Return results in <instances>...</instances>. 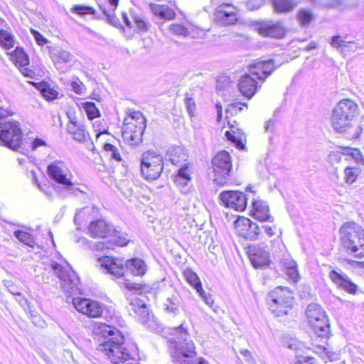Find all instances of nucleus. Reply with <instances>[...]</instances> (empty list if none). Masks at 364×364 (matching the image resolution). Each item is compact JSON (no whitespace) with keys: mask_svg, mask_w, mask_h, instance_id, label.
Wrapping results in <instances>:
<instances>
[{"mask_svg":"<svg viewBox=\"0 0 364 364\" xmlns=\"http://www.w3.org/2000/svg\"><path fill=\"white\" fill-rule=\"evenodd\" d=\"M213 15L215 22L225 26L235 24L238 18L236 9L230 4L220 5Z\"/></svg>","mask_w":364,"mask_h":364,"instance_id":"nucleus-16","label":"nucleus"},{"mask_svg":"<svg viewBox=\"0 0 364 364\" xmlns=\"http://www.w3.org/2000/svg\"><path fill=\"white\" fill-rule=\"evenodd\" d=\"M132 18L137 28L141 31H146L148 29L147 23L143 19V18L136 15H133Z\"/></svg>","mask_w":364,"mask_h":364,"instance_id":"nucleus-54","label":"nucleus"},{"mask_svg":"<svg viewBox=\"0 0 364 364\" xmlns=\"http://www.w3.org/2000/svg\"><path fill=\"white\" fill-rule=\"evenodd\" d=\"M359 107L350 99L340 100L332 110L331 124L334 131L347 139L357 141L364 132V124L356 121Z\"/></svg>","mask_w":364,"mask_h":364,"instance_id":"nucleus-1","label":"nucleus"},{"mask_svg":"<svg viewBox=\"0 0 364 364\" xmlns=\"http://www.w3.org/2000/svg\"><path fill=\"white\" fill-rule=\"evenodd\" d=\"M180 166L176 176L181 177L186 181H191L193 167L189 163H185Z\"/></svg>","mask_w":364,"mask_h":364,"instance_id":"nucleus-44","label":"nucleus"},{"mask_svg":"<svg viewBox=\"0 0 364 364\" xmlns=\"http://www.w3.org/2000/svg\"><path fill=\"white\" fill-rule=\"evenodd\" d=\"M169 31L176 36L187 38L192 36L193 28L181 23H174L169 26Z\"/></svg>","mask_w":364,"mask_h":364,"instance_id":"nucleus-28","label":"nucleus"},{"mask_svg":"<svg viewBox=\"0 0 364 364\" xmlns=\"http://www.w3.org/2000/svg\"><path fill=\"white\" fill-rule=\"evenodd\" d=\"M172 335L176 336L171 343L170 353L174 361L181 362L185 358H193L196 353V348L193 342L188 340L187 329L183 324L172 329Z\"/></svg>","mask_w":364,"mask_h":364,"instance_id":"nucleus-5","label":"nucleus"},{"mask_svg":"<svg viewBox=\"0 0 364 364\" xmlns=\"http://www.w3.org/2000/svg\"><path fill=\"white\" fill-rule=\"evenodd\" d=\"M343 247L350 255L364 257V229L354 222H347L340 228Z\"/></svg>","mask_w":364,"mask_h":364,"instance_id":"nucleus-4","label":"nucleus"},{"mask_svg":"<svg viewBox=\"0 0 364 364\" xmlns=\"http://www.w3.org/2000/svg\"><path fill=\"white\" fill-rule=\"evenodd\" d=\"M119 0H107L109 5L105 6V5H100L101 11L108 18H111L119 5Z\"/></svg>","mask_w":364,"mask_h":364,"instance_id":"nucleus-45","label":"nucleus"},{"mask_svg":"<svg viewBox=\"0 0 364 364\" xmlns=\"http://www.w3.org/2000/svg\"><path fill=\"white\" fill-rule=\"evenodd\" d=\"M149 6L152 13L161 19L171 20L176 16L174 11L166 5L150 4Z\"/></svg>","mask_w":364,"mask_h":364,"instance_id":"nucleus-26","label":"nucleus"},{"mask_svg":"<svg viewBox=\"0 0 364 364\" xmlns=\"http://www.w3.org/2000/svg\"><path fill=\"white\" fill-rule=\"evenodd\" d=\"M250 228L247 230V235H244L243 237L250 240H256L260 235V228L259 225L253 222H251Z\"/></svg>","mask_w":364,"mask_h":364,"instance_id":"nucleus-46","label":"nucleus"},{"mask_svg":"<svg viewBox=\"0 0 364 364\" xmlns=\"http://www.w3.org/2000/svg\"><path fill=\"white\" fill-rule=\"evenodd\" d=\"M137 115L139 117L136 119H134V117H133L131 122H129L122 130L124 140L130 145L141 142L142 135L146 127L144 117L140 113H137Z\"/></svg>","mask_w":364,"mask_h":364,"instance_id":"nucleus-12","label":"nucleus"},{"mask_svg":"<svg viewBox=\"0 0 364 364\" xmlns=\"http://www.w3.org/2000/svg\"><path fill=\"white\" fill-rule=\"evenodd\" d=\"M296 17L302 26L307 27L314 18V15L311 10L300 9L297 12Z\"/></svg>","mask_w":364,"mask_h":364,"instance_id":"nucleus-37","label":"nucleus"},{"mask_svg":"<svg viewBox=\"0 0 364 364\" xmlns=\"http://www.w3.org/2000/svg\"><path fill=\"white\" fill-rule=\"evenodd\" d=\"M361 173V169L358 166H347L343 171V181L347 184L353 183Z\"/></svg>","mask_w":364,"mask_h":364,"instance_id":"nucleus-34","label":"nucleus"},{"mask_svg":"<svg viewBox=\"0 0 364 364\" xmlns=\"http://www.w3.org/2000/svg\"><path fill=\"white\" fill-rule=\"evenodd\" d=\"M215 181L219 183H225L232 169V162L228 151L223 150L218 152L212 159Z\"/></svg>","mask_w":364,"mask_h":364,"instance_id":"nucleus-13","label":"nucleus"},{"mask_svg":"<svg viewBox=\"0 0 364 364\" xmlns=\"http://www.w3.org/2000/svg\"><path fill=\"white\" fill-rule=\"evenodd\" d=\"M351 155L358 163H361L362 164H364V159L361 155L360 152L358 149H355L354 152L352 153Z\"/></svg>","mask_w":364,"mask_h":364,"instance_id":"nucleus-64","label":"nucleus"},{"mask_svg":"<svg viewBox=\"0 0 364 364\" xmlns=\"http://www.w3.org/2000/svg\"><path fill=\"white\" fill-rule=\"evenodd\" d=\"M124 286L127 289L133 291L134 292L140 291L143 287L142 285L140 284L131 283L128 282H124Z\"/></svg>","mask_w":364,"mask_h":364,"instance_id":"nucleus-58","label":"nucleus"},{"mask_svg":"<svg viewBox=\"0 0 364 364\" xmlns=\"http://www.w3.org/2000/svg\"><path fill=\"white\" fill-rule=\"evenodd\" d=\"M164 169L163 158L154 151H147L141 159V172L146 180L153 181L159 177Z\"/></svg>","mask_w":364,"mask_h":364,"instance_id":"nucleus-10","label":"nucleus"},{"mask_svg":"<svg viewBox=\"0 0 364 364\" xmlns=\"http://www.w3.org/2000/svg\"><path fill=\"white\" fill-rule=\"evenodd\" d=\"M251 222L252 221L247 218H238L234 223L237 233L243 237L244 235H247V230L250 228Z\"/></svg>","mask_w":364,"mask_h":364,"instance_id":"nucleus-36","label":"nucleus"},{"mask_svg":"<svg viewBox=\"0 0 364 364\" xmlns=\"http://www.w3.org/2000/svg\"><path fill=\"white\" fill-rule=\"evenodd\" d=\"M301 346H302L301 343L298 342L296 340H291L288 343V348H290V349L295 350H296V354H299L298 353V350L301 348Z\"/></svg>","mask_w":364,"mask_h":364,"instance_id":"nucleus-63","label":"nucleus"},{"mask_svg":"<svg viewBox=\"0 0 364 364\" xmlns=\"http://www.w3.org/2000/svg\"><path fill=\"white\" fill-rule=\"evenodd\" d=\"M287 274L289 276V279H291L294 282H297L299 279V275L297 269V266H294V267L289 268L285 270Z\"/></svg>","mask_w":364,"mask_h":364,"instance_id":"nucleus-55","label":"nucleus"},{"mask_svg":"<svg viewBox=\"0 0 364 364\" xmlns=\"http://www.w3.org/2000/svg\"><path fill=\"white\" fill-rule=\"evenodd\" d=\"M70 86L72 90L77 95H83L85 93L86 87L78 78H77L76 80H73Z\"/></svg>","mask_w":364,"mask_h":364,"instance_id":"nucleus-50","label":"nucleus"},{"mask_svg":"<svg viewBox=\"0 0 364 364\" xmlns=\"http://www.w3.org/2000/svg\"><path fill=\"white\" fill-rule=\"evenodd\" d=\"M48 267L60 280L61 289L64 292L69 295L79 293V278L73 271L55 261H50Z\"/></svg>","mask_w":364,"mask_h":364,"instance_id":"nucleus-8","label":"nucleus"},{"mask_svg":"<svg viewBox=\"0 0 364 364\" xmlns=\"http://www.w3.org/2000/svg\"><path fill=\"white\" fill-rule=\"evenodd\" d=\"M240 132L237 129H235V127L231 125L230 130H228L225 132V135L227 139L232 142L235 143L237 146H240L242 145V139L240 138Z\"/></svg>","mask_w":364,"mask_h":364,"instance_id":"nucleus-41","label":"nucleus"},{"mask_svg":"<svg viewBox=\"0 0 364 364\" xmlns=\"http://www.w3.org/2000/svg\"><path fill=\"white\" fill-rule=\"evenodd\" d=\"M69 123L67 125V129L69 134L73 136V139L82 143L87 140L88 134L86 132L83 124L77 121L75 117H70Z\"/></svg>","mask_w":364,"mask_h":364,"instance_id":"nucleus-22","label":"nucleus"},{"mask_svg":"<svg viewBox=\"0 0 364 364\" xmlns=\"http://www.w3.org/2000/svg\"><path fill=\"white\" fill-rule=\"evenodd\" d=\"M183 275L188 282L196 291H203V287L198 275L191 269H186L183 272Z\"/></svg>","mask_w":364,"mask_h":364,"instance_id":"nucleus-35","label":"nucleus"},{"mask_svg":"<svg viewBox=\"0 0 364 364\" xmlns=\"http://www.w3.org/2000/svg\"><path fill=\"white\" fill-rule=\"evenodd\" d=\"M14 235L20 242L29 247H33L36 244L33 237L28 232L16 230L14 232Z\"/></svg>","mask_w":364,"mask_h":364,"instance_id":"nucleus-38","label":"nucleus"},{"mask_svg":"<svg viewBox=\"0 0 364 364\" xmlns=\"http://www.w3.org/2000/svg\"><path fill=\"white\" fill-rule=\"evenodd\" d=\"M49 178L53 181L63 185V189L69 191L74 186L73 174L68 164L63 160H55L47 166Z\"/></svg>","mask_w":364,"mask_h":364,"instance_id":"nucleus-9","label":"nucleus"},{"mask_svg":"<svg viewBox=\"0 0 364 364\" xmlns=\"http://www.w3.org/2000/svg\"><path fill=\"white\" fill-rule=\"evenodd\" d=\"M0 140L11 149L20 147L22 140V131L18 122L14 120L0 123Z\"/></svg>","mask_w":364,"mask_h":364,"instance_id":"nucleus-11","label":"nucleus"},{"mask_svg":"<svg viewBox=\"0 0 364 364\" xmlns=\"http://www.w3.org/2000/svg\"><path fill=\"white\" fill-rule=\"evenodd\" d=\"M297 364H318L316 360L310 356H303L300 354L296 355Z\"/></svg>","mask_w":364,"mask_h":364,"instance_id":"nucleus-51","label":"nucleus"},{"mask_svg":"<svg viewBox=\"0 0 364 364\" xmlns=\"http://www.w3.org/2000/svg\"><path fill=\"white\" fill-rule=\"evenodd\" d=\"M329 43L333 48L338 50L342 54H344L346 48H348V44L354 43V41H346V38L337 35L332 36Z\"/></svg>","mask_w":364,"mask_h":364,"instance_id":"nucleus-31","label":"nucleus"},{"mask_svg":"<svg viewBox=\"0 0 364 364\" xmlns=\"http://www.w3.org/2000/svg\"><path fill=\"white\" fill-rule=\"evenodd\" d=\"M125 269L134 276L142 277L147 272L148 267L143 259L132 258L126 262Z\"/></svg>","mask_w":364,"mask_h":364,"instance_id":"nucleus-25","label":"nucleus"},{"mask_svg":"<svg viewBox=\"0 0 364 364\" xmlns=\"http://www.w3.org/2000/svg\"><path fill=\"white\" fill-rule=\"evenodd\" d=\"M219 198L227 208L236 211H243L247 206V198L245 195L237 191H224L220 193Z\"/></svg>","mask_w":364,"mask_h":364,"instance_id":"nucleus-14","label":"nucleus"},{"mask_svg":"<svg viewBox=\"0 0 364 364\" xmlns=\"http://www.w3.org/2000/svg\"><path fill=\"white\" fill-rule=\"evenodd\" d=\"M197 293L200 295V296L203 299L207 305L210 307L213 306L214 301L211 294H207L203 289V291H197Z\"/></svg>","mask_w":364,"mask_h":364,"instance_id":"nucleus-57","label":"nucleus"},{"mask_svg":"<svg viewBox=\"0 0 364 364\" xmlns=\"http://www.w3.org/2000/svg\"><path fill=\"white\" fill-rule=\"evenodd\" d=\"M309 325L314 333L322 338H328L330 335V325L325 311L317 304H310L306 310Z\"/></svg>","mask_w":364,"mask_h":364,"instance_id":"nucleus-7","label":"nucleus"},{"mask_svg":"<svg viewBox=\"0 0 364 364\" xmlns=\"http://www.w3.org/2000/svg\"><path fill=\"white\" fill-rule=\"evenodd\" d=\"M46 142L41 138H36L31 144L32 150H36L40 146H46Z\"/></svg>","mask_w":364,"mask_h":364,"instance_id":"nucleus-61","label":"nucleus"},{"mask_svg":"<svg viewBox=\"0 0 364 364\" xmlns=\"http://www.w3.org/2000/svg\"><path fill=\"white\" fill-rule=\"evenodd\" d=\"M343 154L339 151H331L328 156V161L331 164H338L342 161Z\"/></svg>","mask_w":364,"mask_h":364,"instance_id":"nucleus-53","label":"nucleus"},{"mask_svg":"<svg viewBox=\"0 0 364 364\" xmlns=\"http://www.w3.org/2000/svg\"><path fill=\"white\" fill-rule=\"evenodd\" d=\"M173 181L175 184L179 188H184L188 184L189 182H191V181H186L176 175L173 176Z\"/></svg>","mask_w":364,"mask_h":364,"instance_id":"nucleus-59","label":"nucleus"},{"mask_svg":"<svg viewBox=\"0 0 364 364\" xmlns=\"http://www.w3.org/2000/svg\"><path fill=\"white\" fill-rule=\"evenodd\" d=\"M255 30L263 37L280 38L284 36L282 23L272 20H264L255 23Z\"/></svg>","mask_w":364,"mask_h":364,"instance_id":"nucleus-15","label":"nucleus"},{"mask_svg":"<svg viewBox=\"0 0 364 364\" xmlns=\"http://www.w3.org/2000/svg\"><path fill=\"white\" fill-rule=\"evenodd\" d=\"M90 300L83 298H73V304L79 312L82 313L87 311V306L90 304Z\"/></svg>","mask_w":364,"mask_h":364,"instance_id":"nucleus-47","label":"nucleus"},{"mask_svg":"<svg viewBox=\"0 0 364 364\" xmlns=\"http://www.w3.org/2000/svg\"><path fill=\"white\" fill-rule=\"evenodd\" d=\"M117 234H114L115 237L109 236L108 240L105 242H99L95 245L96 250H102L104 249H112L114 245L123 247L127 245L129 239L127 238V235L121 234L120 232L116 230Z\"/></svg>","mask_w":364,"mask_h":364,"instance_id":"nucleus-23","label":"nucleus"},{"mask_svg":"<svg viewBox=\"0 0 364 364\" xmlns=\"http://www.w3.org/2000/svg\"><path fill=\"white\" fill-rule=\"evenodd\" d=\"M71 11L80 16L95 14V11L92 7L83 5H75L71 9Z\"/></svg>","mask_w":364,"mask_h":364,"instance_id":"nucleus-49","label":"nucleus"},{"mask_svg":"<svg viewBox=\"0 0 364 364\" xmlns=\"http://www.w3.org/2000/svg\"><path fill=\"white\" fill-rule=\"evenodd\" d=\"M168 160L176 166H181L188 159V154L184 147L181 146H172L167 150Z\"/></svg>","mask_w":364,"mask_h":364,"instance_id":"nucleus-24","label":"nucleus"},{"mask_svg":"<svg viewBox=\"0 0 364 364\" xmlns=\"http://www.w3.org/2000/svg\"><path fill=\"white\" fill-rule=\"evenodd\" d=\"M11 55L12 61L18 68L26 66L29 63L28 57L21 48L17 47Z\"/></svg>","mask_w":364,"mask_h":364,"instance_id":"nucleus-30","label":"nucleus"},{"mask_svg":"<svg viewBox=\"0 0 364 364\" xmlns=\"http://www.w3.org/2000/svg\"><path fill=\"white\" fill-rule=\"evenodd\" d=\"M140 303L139 299H134L131 301L130 304L132 310L139 317L141 322L145 323L149 320L150 314L146 305Z\"/></svg>","mask_w":364,"mask_h":364,"instance_id":"nucleus-27","label":"nucleus"},{"mask_svg":"<svg viewBox=\"0 0 364 364\" xmlns=\"http://www.w3.org/2000/svg\"><path fill=\"white\" fill-rule=\"evenodd\" d=\"M82 107L85 109L88 119H93L94 118L100 117V111L96 107L95 103L85 102L82 103Z\"/></svg>","mask_w":364,"mask_h":364,"instance_id":"nucleus-42","label":"nucleus"},{"mask_svg":"<svg viewBox=\"0 0 364 364\" xmlns=\"http://www.w3.org/2000/svg\"><path fill=\"white\" fill-rule=\"evenodd\" d=\"M294 266H297V264L296 262L291 258H286L282 260V267L284 271L289 268L294 267Z\"/></svg>","mask_w":364,"mask_h":364,"instance_id":"nucleus-60","label":"nucleus"},{"mask_svg":"<svg viewBox=\"0 0 364 364\" xmlns=\"http://www.w3.org/2000/svg\"><path fill=\"white\" fill-rule=\"evenodd\" d=\"M51 58L54 63L57 65L58 63H68L72 60V55L68 50H63L61 48H54L51 53Z\"/></svg>","mask_w":364,"mask_h":364,"instance_id":"nucleus-29","label":"nucleus"},{"mask_svg":"<svg viewBox=\"0 0 364 364\" xmlns=\"http://www.w3.org/2000/svg\"><path fill=\"white\" fill-rule=\"evenodd\" d=\"M267 299L269 309L277 316L288 314L294 303L292 292L289 288L281 286L272 291Z\"/></svg>","mask_w":364,"mask_h":364,"instance_id":"nucleus-6","label":"nucleus"},{"mask_svg":"<svg viewBox=\"0 0 364 364\" xmlns=\"http://www.w3.org/2000/svg\"><path fill=\"white\" fill-rule=\"evenodd\" d=\"M248 253L255 267H262L269 264L270 260L267 245L262 244L250 246Z\"/></svg>","mask_w":364,"mask_h":364,"instance_id":"nucleus-17","label":"nucleus"},{"mask_svg":"<svg viewBox=\"0 0 364 364\" xmlns=\"http://www.w3.org/2000/svg\"><path fill=\"white\" fill-rule=\"evenodd\" d=\"M275 11L279 13L289 12L297 5L294 0H273Z\"/></svg>","mask_w":364,"mask_h":364,"instance_id":"nucleus-32","label":"nucleus"},{"mask_svg":"<svg viewBox=\"0 0 364 364\" xmlns=\"http://www.w3.org/2000/svg\"><path fill=\"white\" fill-rule=\"evenodd\" d=\"M0 44L6 49L9 50L14 46V40L13 36L4 30L0 31Z\"/></svg>","mask_w":364,"mask_h":364,"instance_id":"nucleus-39","label":"nucleus"},{"mask_svg":"<svg viewBox=\"0 0 364 364\" xmlns=\"http://www.w3.org/2000/svg\"><path fill=\"white\" fill-rule=\"evenodd\" d=\"M274 69L272 60L257 61L250 65L248 71L239 80L238 87L242 95L248 99L252 97Z\"/></svg>","mask_w":364,"mask_h":364,"instance_id":"nucleus-3","label":"nucleus"},{"mask_svg":"<svg viewBox=\"0 0 364 364\" xmlns=\"http://www.w3.org/2000/svg\"><path fill=\"white\" fill-rule=\"evenodd\" d=\"M104 150L110 156V157L117 161L122 160L119 149L114 145L106 143L104 144Z\"/></svg>","mask_w":364,"mask_h":364,"instance_id":"nucleus-48","label":"nucleus"},{"mask_svg":"<svg viewBox=\"0 0 364 364\" xmlns=\"http://www.w3.org/2000/svg\"><path fill=\"white\" fill-rule=\"evenodd\" d=\"M89 232L92 237L109 238L117 234L116 230L103 220H97L92 222L89 225Z\"/></svg>","mask_w":364,"mask_h":364,"instance_id":"nucleus-20","label":"nucleus"},{"mask_svg":"<svg viewBox=\"0 0 364 364\" xmlns=\"http://www.w3.org/2000/svg\"><path fill=\"white\" fill-rule=\"evenodd\" d=\"M252 215L261 222H273L274 218L269 213V205L264 200H255L252 203Z\"/></svg>","mask_w":364,"mask_h":364,"instance_id":"nucleus-21","label":"nucleus"},{"mask_svg":"<svg viewBox=\"0 0 364 364\" xmlns=\"http://www.w3.org/2000/svg\"><path fill=\"white\" fill-rule=\"evenodd\" d=\"M180 304V300L176 296H172L171 298H168L166 299V303L164 304L165 309L174 315H176L178 311V306Z\"/></svg>","mask_w":364,"mask_h":364,"instance_id":"nucleus-40","label":"nucleus"},{"mask_svg":"<svg viewBox=\"0 0 364 364\" xmlns=\"http://www.w3.org/2000/svg\"><path fill=\"white\" fill-rule=\"evenodd\" d=\"M97 264L103 268L106 273L117 278L124 275V267L122 259L111 257H101L97 259Z\"/></svg>","mask_w":364,"mask_h":364,"instance_id":"nucleus-19","label":"nucleus"},{"mask_svg":"<svg viewBox=\"0 0 364 364\" xmlns=\"http://www.w3.org/2000/svg\"><path fill=\"white\" fill-rule=\"evenodd\" d=\"M36 41L38 45L43 46L46 43V39L38 31H32Z\"/></svg>","mask_w":364,"mask_h":364,"instance_id":"nucleus-62","label":"nucleus"},{"mask_svg":"<svg viewBox=\"0 0 364 364\" xmlns=\"http://www.w3.org/2000/svg\"><path fill=\"white\" fill-rule=\"evenodd\" d=\"M314 350L325 362H332L338 358V353L332 351L330 348L324 346L318 345L316 346V349Z\"/></svg>","mask_w":364,"mask_h":364,"instance_id":"nucleus-33","label":"nucleus"},{"mask_svg":"<svg viewBox=\"0 0 364 364\" xmlns=\"http://www.w3.org/2000/svg\"><path fill=\"white\" fill-rule=\"evenodd\" d=\"M264 3V0H247L245 5L250 11H255L259 9Z\"/></svg>","mask_w":364,"mask_h":364,"instance_id":"nucleus-52","label":"nucleus"},{"mask_svg":"<svg viewBox=\"0 0 364 364\" xmlns=\"http://www.w3.org/2000/svg\"><path fill=\"white\" fill-rule=\"evenodd\" d=\"M185 103L187 111L188 112L190 116L193 117L195 115L194 112L196 109V105L193 100L191 97H186Z\"/></svg>","mask_w":364,"mask_h":364,"instance_id":"nucleus-56","label":"nucleus"},{"mask_svg":"<svg viewBox=\"0 0 364 364\" xmlns=\"http://www.w3.org/2000/svg\"><path fill=\"white\" fill-rule=\"evenodd\" d=\"M102 313V309L101 306L95 301H90V304L87 306V311L85 312L84 314L89 316L90 317H98Z\"/></svg>","mask_w":364,"mask_h":364,"instance_id":"nucleus-43","label":"nucleus"},{"mask_svg":"<svg viewBox=\"0 0 364 364\" xmlns=\"http://www.w3.org/2000/svg\"><path fill=\"white\" fill-rule=\"evenodd\" d=\"M99 333L105 341L97 347L101 353L110 363L119 364L130 358L128 349L124 346V336L116 328L105 324L99 326Z\"/></svg>","mask_w":364,"mask_h":364,"instance_id":"nucleus-2","label":"nucleus"},{"mask_svg":"<svg viewBox=\"0 0 364 364\" xmlns=\"http://www.w3.org/2000/svg\"><path fill=\"white\" fill-rule=\"evenodd\" d=\"M328 277L332 282L339 289L348 294H355L358 290V286L354 284L350 277L341 269H332Z\"/></svg>","mask_w":364,"mask_h":364,"instance_id":"nucleus-18","label":"nucleus"}]
</instances>
